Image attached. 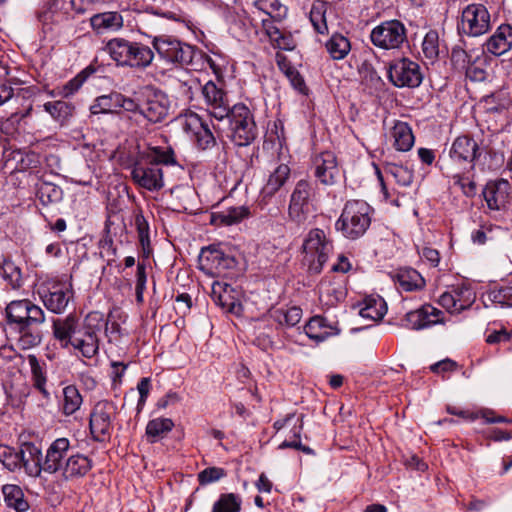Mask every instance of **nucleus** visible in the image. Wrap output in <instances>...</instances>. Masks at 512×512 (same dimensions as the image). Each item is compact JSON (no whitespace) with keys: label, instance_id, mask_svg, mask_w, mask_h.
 Masks as SVG:
<instances>
[{"label":"nucleus","instance_id":"21","mask_svg":"<svg viewBox=\"0 0 512 512\" xmlns=\"http://www.w3.org/2000/svg\"><path fill=\"white\" fill-rule=\"evenodd\" d=\"M315 176L324 185H332L340 176L337 158L334 153L325 151L315 157Z\"/></svg>","mask_w":512,"mask_h":512},{"label":"nucleus","instance_id":"25","mask_svg":"<svg viewBox=\"0 0 512 512\" xmlns=\"http://www.w3.org/2000/svg\"><path fill=\"white\" fill-rule=\"evenodd\" d=\"M79 330L78 319L72 314L64 319L53 320V335L60 342L62 348H68L72 345Z\"/></svg>","mask_w":512,"mask_h":512},{"label":"nucleus","instance_id":"18","mask_svg":"<svg viewBox=\"0 0 512 512\" xmlns=\"http://www.w3.org/2000/svg\"><path fill=\"white\" fill-rule=\"evenodd\" d=\"M41 449L32 442H24L18 449V469L23 468L30 477H39L42 472Z\"/></svg>","mask_w":512,"mask_h":512},{"label":"nucleus","instance_id":"4","mask_svg":"<svg viewBox=\"0 0 512 512\" xmlns=\"http://www.w3.org/2000/svg\"><path fill=\"white\" fill-rule=\"evenodd\" d=\"M104 326H107V322L104 321L102 314L89 313L71 346L85 358L95 357L99 353V333Z\"/></svg>","mask_w":512,"mask_h":512},{"label":"nucleus","instance_id":"33","mask_svg":"<svg viewBox=\"0 0 512 512\" xmlns=\"http://www.w3.org/2000/svg\"><path fill=\"white\" fill-rule=\"evenodd\" d=\"M233 293L234 288L226 282L215 281L212 284L211 296L214 302L230 312L235 305Z\"/></svg>","mask_w":512,"mask_h":512},{"label":"nucleus","instance_id":"59","mask_svg":"<svg viewBox=\"0 0 512 512\" xmlns=\"http://www.w3.org/2000/svg\"><path fill=\"white\" fill-rule=\"evenodd\" d=\"M310 21L314 29L323 34L327 31V24L325 19V11L323 6H313L310 11Z\"/></svg>","mask_w":512,"mask_h":512},{"label":"nucleus","instance_id":"51","mask_svg":"<svg viewBox=\"0 0 512 512\" xmlns=\"http://www.w3.org/2000/svg\"><path fill=\"white\" fill-rule=\"evenodd\" d=\"M385 171L401 186L407 187L413 181V172L402 165L388 164Z\"/></svg>","mask_w":512,"mask_h":512},{"label":"nucleus","instance_id":"47","mask_svg":"<svg viewBox=\"0 0 512 512\" xmlns=\"http://www.w3.org/2000/svg\"><path fill=\"white\" fill-rule=\"evenodd\" d=\"M38 197L44 205L59 203L63 198V190L53 183L43 182L38 189Z\"/></svg>","mask_w":512,"mask_h":512},{"label":"nucleus","instance_id":"13","mask_svg":"<svg viewBox=\"0 0 512 512\" xmlns=\"http://www.w3.org/2000/svg\"><path fill=\"white\" fill-rule=\"evenodd\" d=\"M131 177L137 185L149 191H158L164 186L162 169L144 157L133 165Z\"/></svg>","mask_w":512,"mask_h":512},{"label":"nucleus","instance_id":"32","mask_svg":"<svg viewBox=\"0 0 512 512\" xmlns=\"http://www.w3.org/2000/svg\"><path fill=\"white\" fill-rule=\"evenodd\" d=\"M2 493L8 507L16 512H27L29 510V502L25 499L24 492L20 486L6 484L2 487Z\"/></svg>","mask_w":512,"mask_h":512},{"label":"nucleus","instance_id":"37","mask_svg":"<svg viewBox=\"0 0 512 512\" xmlns=\"http://www.w3.org/2000/svg\"><path fill=\"white\" fill-rule=\"evenodd\" d=\"M63 402L62 412L66 416H70L78 411L83 403V398L74 385H68L62 390Z\"/></svg>","mask_w":512,"mask_h":512},{"label":"nucleus","instance_id":"22","mask_svg":"<svg viewBox=\"0 0 512 512\" xmlns=\"http://www.w3.org/2000/svg\"><path fill=\"white\" fill-rule=\"evenodd\" d=\"M442 311L433 307L430 304H425L419 309L406 313L404 321L405 326L413 330H421L430 327L434 324L440 323L439 316Z\"/></svg>","mask_w":512,"mask_h":512},{"label":"nucleus","instance_id":"23","mask_svg":"<svg viewBox=\"0 0 512 512\" xmlns=\"http://www.w3.org/2000/svg\"><path fill=\"white\" fill-rule=\"evenodd\" d=\"M512 48V26L501 24L486 40L484 50L494 56H502Z\"/></svg>","mask_w":512,"mask_h":512},{"label":"nucleus","instance_id":"56","mask_svg":"<svg viewBox=\"0 0 512 512\" xmlns=\"http://www.w3.org/2000/svg\"><path fill=\"white\" fill-rule=\"evenodd\" d=\"M31 111L32 105H30L23 113H12L9 118L2 122L1 131L6 134H12L17 129V125L20 123V121L29 116Z\"/></svg>","mask_w":512,"mask_h":512},{"label":"nucleus","instance_id":"16","mask_svg":"<svg viewBox=\"0 0 512 512\" xmlns=\"http://www.w3.org/2000/svg\"><path fill=\"white\" fill-rule=\"evenodd\" d=\"M202 94L210 115L219 121L225 119L231 111L226 92L213 81H208L202 87Z\"/></svg>","mask_w":512,"mask_h":512},{"label":"nucleus","instance_id":"54","mask_svg":"<svg viewBox=\"0 0 512 512\" xmlns=\"http://www.w3.org/2000/svg\"><path fill=\"white\" fill-rule=\"evenodd\" d=\"M0 462L9 470H18V450L6 446L0 445Z\"/></svg>","mask_w":512,"mask_h":512},{"label":"nucleus","instance_id":"60","mask_svg":"<svg viewBox=\"0 0 512 512\" xmlns=\"http://www.w3.org/2000/svg\"><path fill=\"white\" fill-rule=\"evenodd\" d=\"M85 81V77L81 74H78L73 79L68 81L62 88L61 94L63 97H69L77 92L80 87L83 85Z\"/></svg>","mask_w":512,"mask_h":512},{"label":"nucleus","instance_id":"10","mask_svg":"<svg viewBox=\"0 0 512 512\" xmlns=\"http://www.w3.org/2000/svg\"><path fill=\"white\" fill-rule=\"evenodd\" d=\"M370 39L378 48L399 49L407 41V31L401 21L387 20L372 29Z\"/></svg>","mask_w":512,"mask_h":512},{"label":"nucleus","instance_id":"43","mask_svg":"<svg viewBox=\"0 0 512 512\" xmlns=\"http://www.w3.org/2000/svg\"><path fill=\"white\" fill-rule=\"evenodd\" d=\"M255 6L274 20L281 21L287 15V8L279 0H258L255 2Z\"/></svg>","mask_w":512,"mask_h":512},{"label":"nucleus","instance_id":"1","mask_svg":"<svg viewBox=\"0 0 512 512\" xmlns=\"http://www.w3.org/2000/svg\"><path fill=\"white\" fill-rule=\"evenodd\" d=\"M7 323L18 334L17 345L22 350L38 346L43 339L44 310L28 299L15 300L5 308Z\"/></svg>","mask_w":512,"mask_h":512},{"label":"nucleus","instance_id":"34","mask_svg":"<svg viewBox=\"0 0 512 512\" xmlns=\"http://www.w3.org/2000/svg\"><path fill=\"white\" fill-rule=\"evenodd\" d=\"M290 175V167L287 164H280L269 176L262 193L265 197L273 196L286 183Z\"/></svg>","mask_w":512,"mask_h":512},{"label":"nucleus","instance_id":"42","mask_svg":"<svg viewBox=\"0 0 512 512\" xmlns=\"http://www.w3.org/2000/svg\"><path fill=\"white\" fill-rule=\"evenodd\" d=\"M242 499L234 493L221 494L218 500L213 504L212 512H239L241 510Z\"/></svg>","mask_w":512,"mask_h":512},{"label":"nucleus","instance_id":"9","mask_svg":"<svg viewBox=\"0 0 512 512\" xmlns=\"http://www.w3.org/2000/svg\"><path fill=\"white\" fill-rule=\"evenodd\" d=\"M315 195V188L312 182L301 179L296 184L290 195L288 205V217L297 225L306 223L312 212V200Z\"/></svg>","mask_w":512,"mask_h":512},{"label":"nucleus","instance_id":"15","mask_svg":"<svg viewBox=\"0 0 512 512\" xmlns=\"http://www.w3.org/2000/svg\"><path fill=\"white\" fill-rule=\"evenodd\" d=\"M479 155L477 142L466 135L457 137L449 150L451 161L462 166L463 170H472L474 168V161Z\"/></svg>","mask_w":512,"mask_h":512},{"label":"nucleus","instance_id":"57","mask_svg":"<svg viewBox=\"0 0 512 512\" xmlns=\"http://www.w3.org/2000/svg\"><path fill=\"white\" fill-rule=\"evenodd\" d=\"M226 476V471L220 467H208L198 474L201 485H207Z\"/></svg>","mask_w":512,"mask_h":512},{"label":"nucleus","instance_id":"48","mask_svg":"<svg viewBox=\"0 0 512 512\" xmlns=\"http://www.w3.org/2000/svg\"><path fill=\"white\" fill-rule=\"evenodd\" d=\"M144 158L150 163H155L157 166L159 164L174 165L176 163L174 151L170 147H153Z\"/></svg>","mask_w":512,"mask_h":512},{"label":"nucleus","instance_id":"28","mask_svg":"<svg viewBox=\"0 0 512 512\" xmlns=\"http://www.w3.org/2000/svg\"><path fill=\"white\" fill-rule=\"evenodd\" d=\"M398 287L404 291H418L424 288L425 280L421 274L412 268L400 269L392 275Z\"/></svg>","mask_w":512,"mask_h":512},{"label":"nucleus","instance_id":"19","mask_svg":"<svg viewBox=\"0 0 512 512\" xmlns=\"http://www.w3.org/2000/svg\"><path fill=\"white\" fill-rule=\"evenodd\" d=\"M511 184L505 179L489 181L482 192L490 210L504 209L509 202Z\"/></svg>","mask_w":512,"mask_h":512},{"label":"nucleus","instance_id":"35","mask_svg":"<svg viewBox=\"0 0 512 512\" xmlns=\"http://www.w3.org/2000/svg\"><path fill=\"white\" fill-rule=\"evenodd\" d=\"M120 93H110L97 97L90 107L92 114H113L119 111Z\"/></svg>","mask_w":512,"mask_h":512},{"label":"nucleus","instance_id":"7","mask_svg":"<svg viewBox=\"0 0 512 512\" xmlns=\"http://www.w3.org/2000/svg\"><path fill=\"white\" fill-rule=\"evenodd\" d=\"M305 254L304 260L308 262L309 272L319 274L330 253L332 252V242L326 237L323 230L315 228L309 231L302 245Z\"/></svg>","mask_w":512,"mask_h":512},{"label":"nucleus","instance_id":"49","mask_svg":"<svg viewBox=\"0 0 512 512\" xmlns=\"http://www.w3.org/2000/svg\"><path fill=\"white\" fill-rule=\"evenodd\" d=\"M274 318L281 325L293 327L300 322L302 310L296 306L287 309H277L274 312Z\"/></svg>","mask_w":512,"mask_h":512},{"label":"nucleus","instance_id":"26","mask_svg":"<svg viewBox=\"0 0 512 512\" xmlns=\"http://www.w3.org/2000/svg\"><path fill=\"white\" fill-rule=\"evenodd\" d=\"M305 334L316 343L325 341L330 336L339 334V330L328 324L322 316H314L304 327Z\"/></svg>","mask_w":512,"mask_h":512},{"label":"nucleus","instance_id":"39","mask_svg":"<svg viewBox=\"0 0 512 512\" xmlns=\"http://www.w3.org/2000/svg\"><path fill=\"white\" fill-rule=\"evenodd\" d=\"M174 423L169 418H156L150 420L146 426V435L150 443L156 442L159 438L164 437L165 434L170 432Z\"/></svg>","mask_w":512,"mask_h":512},{"label":"nucleus","instance_id":"40","mask_svg":"<svg viewBox=\"0 0 512 512\" xmlns=\"http://www.w3.org/2000/svg\"><path fill=\"white\" fill-rule=\"evenodd\" d=\"M28 363L31 368L32 380L34 387L45 397H49V392L46 389V375L43 367L39 363L35 355L28 356Z\"/></svg>","mask_w":512,"mask_h":512},{"label":"nucleus","instance_id":"3","mask_svg":"<svg viewBox=\"0 0 512 512\" xmlns=\"http://www.w3.org/2000/svg\"><path fill=\"white\" fill-rule=\"evenodd\" d=\"M372 208L362 200L346 202L339 219L335 223L337 231L348 239L362 237L371 224Z\"/></svg>","mask_w":512,"mask_h":512},{"label":"nucleus","instance_id":"17","mask_svg":"<svg viewBox=\"0 0 512 512\" xmlns=\"http://www.w3.org/2000/svg\"><path fill=\"white\" fill-rule=\"evenodd\" d=\"M169 109L168 96L161 91H154L141 104V115L151 123H160L168 116Z\"/></svg>","mask_w":512,"mask_h":512},{"label":"nucleus","instance_id":"11","mask_svg":"<svg viewBox=\"0 0 512 512\" xmlns=\"http://www.w3.org/2000/svg\"><path fill=\"white\" fill-rule=\"evenodd\" d=\"M388 78L396 87L415 88L421 84L423 76L418 63L401 58L389 65Z\"/></svg>","mask_w":512,"mask_h":512},{"label":"nucleus","instance_id":"31","mask_svg":"<svg viewBox=\"0 0 512 512\" xmlns=\"http://www.w3.org/2000/svg\"><path fill=\"white\" fill-rule=\"evenodd\" d=\"M393 146L401 152L409 151L414 145V135L411 127L402 121H397L391 129Z\"/></svg>","mask_w":512,"mask_h":512},{"label":"nucleus","instance_id":"44","mask_svg":"<svg viewBox=\"0 0 512 512\" xmlns=\"http://www.w3.org/2000/svg\"><path fill=\"white\" fill-rule=\"evenodd\" d=\"M44 109L47 111L56 121L65 122L69 119L74 112V106L65 101H54L47 102L44 104Z\"/></svg>","mask_w":512,"mask_h":512},{"label":"nucleus","instance_id":"30","mask_svg":"<svg viewBox=\"0 0 512 512\" xmlns=\"http://www.w3.org/2000/svg\"><path fill=\"white\" fill-rule=\"evenodd\" d=\"M249 216V209L245 206L229 207L211 214V224L216 226H231L238 224Z\"/></svg>","mask_w":512,"mask_h":512},{"label":"nucleus","instance_id":"29","mask_svg":"<svg viewBox=\"0 0 512 512\" xmlns=\"http://www.w3.org/2000/svg\"><path fill=\"white\" fill-rule=\"evenodd\" d=\"M93 30L100 34L105 31H118L123 25V17L116 11L103 12L95 14L90 19Z\"/></svg>","mask_w":512,"mask_h":512},{"label":"nucleus","instance_id":"36","mask_svg":"<svg viewBox=\"0 0 512 512\" xmlns=\"http://www.w3.org/2000/svg\"><path fill=\"white\" fill-rule=\"evenodd\" d=\"M189 125L195 128L194 140L198 148L206 150L216 144L215 137L208 125L203 123L199 118H194Z\"/></svg>","mask_w":512,"mask_h":512},{"label":"nucleus","instance_id":"12","mask_svg":"<svg viewBox=\"0 0 512 512\" xmlns=\"http://www.w3.org/2000/svg\"><path fill=\"white\" fill-rule=\"evenodd\" d=\"M38 294L44 306L55 314L63 313L73 296L70 284L56 281L41 286Z\"/></svg>","mask_w":512,"mask_h":512},{"label":"nucleus","instance_id":"38","mask_svg":"<svg viewBox=\"0 0 512 512\" xmlns=\"http://www.w3.org/2000/svg\"><path fill=\"white\" fill-rule=\"evenodd\" d=\"M387 312V305L383 298L368 297L365 306L360 309V315L374 321L381 320Z\"/></svg>","mask_w":512,"mask_h":512},{"label":"nucleus","instance_id":"50","mask_svg":"<svg viewBox=\"0 0 512 512\" xmlns=\"http://www.w3.org/2000/svg\"><path fill=\"white\" fill-rule=\"evenodd\" d=\"M277 63L280 70L284 72L291 82L292 86L302 92L305 88V83L300 73L284 57L278 59Z\"/></svg>","mask_w":512,"mask_h":512},{"label":"nucleus","instance_id":"20","mask_svg":"<svg viewBox=\"0 0 512 512\" xmlns=\"http://www.w3.org/2000/svg\"><path fill=\"white\" fill-rule=\"evenodd\" d=\"M70 448V442L67 438H58L54 440L46 451L45 458H42V471L48 474H55L62 471L63 460Z\"/></svg>","mask_w":512,"mask_h":512},{"label":"nucleus","instance_id":"62","mask_svg":"<svg viewBox=\"0 0 512 512\" xmlns=\"http://www.w3.org/2000/svg\"><path fill=\"white\" fill-rule=\"evenodd\" d=\"M457 363L451 359H444L430 366V369L434 373H445L456 370Z\"/></svg>","mask_w":512,"mask_h":512},{"label":"nucleus","instance_id":"27","mask_svg":"<svg viewBox=\"0 0 512 512\" xmlns=\"http://www.w3.org/2000/svg\"><path fill=\"white\" fill-rule=\"evenodd\" d=\"M92 468V461L81 454L68 457L61 471L65 480H72L85 476Z\"/></svg>","mask_w":512,"mask_h":512},{"label":"nucleus","instance_id":"14","mask_svg":"<svg viewBox=\"0 0 512 512\" xmlns=\"http://www.w3.org/2000/svg\"><path fill=\"white\" fill-rule=\"evenodd\" d=\"M114 414L115 406L112 402L100 401L94 406L89 422L94 440L103 442L109 438Z\"/></svg>","mask_w":512,"mask_h":512},{"label":"nucleus","instance_id":"6","mask_svg":"<svg viewBox=\"0 0 512 512\" xmlns=\"http://www.w3.org/2000/svg\"><path fill=\"white\" fill-rule=\"evenodd\" d=\"M152 46L160 59L180 67L192 64L196 55L194 46L168 35L154 37Z\"/></svg>","mask_w":512,"mask_h":512},{"label":"nucleus","instance_id":"64","mask_svg":"<svg viewBox=\"0 0 512 512\" xmlns=\"http://www.w3.org/2000/svg\"><path fill=\"white\" fill-rule=\"evenodd\" d=\"M118 100H119V110L121 108H123L124 110H126L128 112H134V113L138 112L139 114H141V104H138L133 99L126 98L125 96L120 94V99H118Z\"/></svg>","mask_w":512,"mask_h":512},{"label":"nucleus","instance_id":"8","mask_svg":"<svg viewBox=\"0 0 512 512\" xmlns=\"http://www.w3.org/2000/svg\"><path fill=\"white\" fill-rule=\"evenodd\" d=\"M491 26L487 7L482 3H472L463 8L457 29L462 36L480 37L489 32Z\"/></svg>","mask_w":512,"mask_h":512},{"label":"nucleus","instance_id":"52","mask_svg":"<svg viewBox=\"0 0 512 512\" xmlns=\"http://www.w3.org/2000/svg\"><path fill=\"white\" fill-rule=\"evenodd\" d=\"M422 52L424 56L433 61L439 54V35L435 30L426 33L422 42Z\"/></svg>","mask_w":512,"mask_h":512},{"label":"nucleus","instance_id":"46","mask_svg":"<svg viewBox=\"0 0 512 512\" xmlns=\"http://www.w3.org/2000/svg\"><path fill=\"white\" fill-rule=\"evenodd\" d=\"M450 291L458 305L457 309H460L461 311L469 308L475 301V293L469 285H455L451 287Z\"/></svg>","mask_w":512,"mask_h":512},{"label":"nucleus","instance_id":"58","mask_svg":"<svg viewBox=\"0 0 512 512\" xmlns=\"http://www.w3.org/2000/svg\"><path fill=\"white\" fill-rule=\"evenodd\" d=\"M451 177L455 185H458L464 195L467 197H473L476 194V184L468 177L462 175L461 172L451 173Z\"/></svg>","mask_w":512,"mask_h":512},{"label":"nucleus","instance_id":"45","mask_svg":"<svg viewBox=\"0 0 512 512\" xmlns=\"http://www.w3.org/2000/svg\"><path fill=\"white\" fill-rule=\"evenodd\" d=\"M0 275L13 288H20L23 282L20 268L11 260H4L0 265Z\"/></svg>","mask_w":512,"mask_h":512},{"label":"nucleus","instance_id":"61","mask_svg":"<svg viewBox=\"0 0 512 512\" xmlns=\"http://www.w3.org/2000/svg\"><path fill=\"white\" fill-rule=\"evenodd\" d=\"M439 304L450 313H460L461 310L457 309L458 305L452 292L446 291L439 297Z\"/></svg>","mask_w":512,"mask_h":512},{"label":"nucleus","instance_id":"63","mask_svg":"<svg viewBox=\"0 0 512 512\" xmlns=\"http://www.w3.org/2000/svg\"><path fill=\"white\" fill-rule=\"evenodd\" d=\"M419 255L426 259L432 266H437L440 261L439 252L431 247H423L421 251H419Z\"/></svg>","mask_w":512,"mask_h":512},{"label":"nucleus","instance_id":"5","mask_svg":"<svg viewBox=\"0 0 512 512\" xmlns=\"http://www.w3.org/2000/svg\"><path fill=\"white\" fill-rule=\"evenodd\" d=\"M230 123L231 140L239 147L250 145L258 135L254 116L244 104H235L227 117Z\"/></svg>","mask_w":512,"mask_h":512},{"label":"nucleus","instance_id":"24","mask_svg":"<svg viewBox=\"0 0 512 512\" xmlns=\"http://www.w3.org/2000/svg\"><path fill=\"white\" fill-rule=\"evenodd\" d=\"M232 262V258L225 255L220 249L212 246L203 248L199 256L200 269L209 274L229 268Z\"/></svg>","mask_w":512,"mask_h":512},{"label":"nucleus","instance_id":"41","mask_svg":"<svg viewBox=\"0 0 512 512\" xmlns=\"http://www.w3.org/2000/svg\"><path fill=\"white\" fill-rule=\"evenodd\" d=\"M326 49L333 59L340 60L349 53L351 45L346 37L340 34H334L327 41Z\"/></svg>","mask_w":512,"mask_h":512},{"label":"nucleus","instance_id":"2","mask_svg":"<svg viewBox=\"0 0 512 512\" xmlns=\"http://www.w3.org/2000/svg\"><path fill=\"white\" fill-rule=\"evenodd\" d=\"M106 52L118 66L134 69H146L155 58L151 47L136 41L115 37L110 39L106 46Z\"/></svg>","mask_w":512,"mask_h":512},{"label":"nucleus","instance_id":"55","mask_svg":"<svg viewBox=\"0 0 512 512\" xmlns=\"http://www.w3.org/2000/svg\"><path fill=\"white\" fill-rule=\"evenodd\" d=\"M135 227L138 233L139 242L145 250L150 246V237H149V224L143 214H137L135 216Z\"/></svg>","mask_w":512,"mask_h":512},{"label":"nucleus","instance_id":"53","mask_svg":"<svg viewBox=\"0 0 512 512\" xmlns=\"http://www.w3.org/2000/svg\"><path fill=\"white\" fill-rule=\"evenodd\" d=\"M262 26L268 35L269 39L273 42H276L278 47L286 49V38L283 36L280 27L276 24L279 22L278 20H274L270 17L263 18Z\"/></svg>","mask_w":512,"mask_h":512}]
</instances>
